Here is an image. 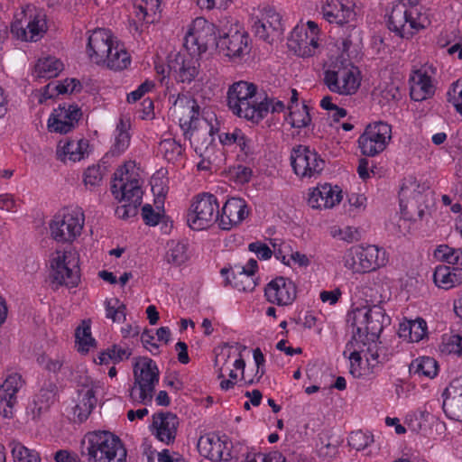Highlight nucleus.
<instances>
[{
  "mask_svg": "<svg viewBox=\"0 0 462 462\" xmlns=\"http://www.w3.org/2000/svg\"><path fill=\"white\" fill-rule=\"evenodd\" d=\"M81 116L78 105L60 104L49 118L48 128L51 132L68 134L76 127Z\"/></svg>",
  "mask_w": 462,
  "mask_h": 462,
  "instance_id": "dca6fc26",
  "label": "nucleus"
},
{
  "mask_svg": "<svg viewBox=\"0 0 462 462\" xmlns=\"http://www.w3.org/2000/svg\"><path fill=\"white\" fill-rule=\"evenodd\" d=\"M81 85L75 79H66L63 81L49 83L44 89L43 96L46 98H52L55 95L72 93L79 91Z\"/></svg>",
  "mask_w": 462,
  "mask_h": 462,
  "instance_id": "a19ab883",
  "label": "nucleus"
},
{
  "mask_svg": "<svg viewBox=\"0 0 462 462\" xmlns=\"http://www.w3.org/2000/svg\"><path fill=\"white\" fill-rule=\"evenodd\" d=\"M245 272V269L240 267H237V270H236L235 268H224L221 270V274L226 275V284L232 285L238 291H252L256 286V282L254 281L253 275L248 274Z\"/></svg>",
  "mask_w": 462,
  "mask_h": 462,
  "instance_id": "7c9ffc66",
  "label": "nucleus"
},
{
  "mask_svg": "<svg viewBox=\"0 0 462 462\" xmlns=\"http://www.w3.org/2000/svg\"><path fill=\"white\" fill-rule=\"evenodd\" d=\"M51 279L59 286L76 287L79 282V259L72 252H57L51 262Z\"/></svg>",
  "mask_w": 462,
  "mask_h": 462,
  "instance_id": "6e6552de",
  "label": "nucleus"
},
{
  "mask_svg": "<svg viewBox=\"0 0 462 462\" xmlns=\"http://www.w3.org/2000/svg\"><path fill=\"white\" fill-rule=\"evenodd\" d=\"M102 179L103 174L99 166L88 167L84 173V182L87 186H90L91 188L99 185Z\"/></svg>",
  "mask_w": 462,
  "mask_h": 462,
  "instance_id": "052dcab7",
  "label": "nucleus"
},
{
  "mask_svg": "<svg viewBox=\"0 0 462 462\" xmlns=\"http://www.w3.org/2000/svg\"><path fill=\"white\" fill-rule=\"evenodd\" d=\"M341 199V190L337 186L333 188L330 184H324L310 193L308 203L313 208H330L339 203Z\"/></svg>",
  "mask_w": 462,
  "mask_h": 462,
  "instance_id": "bb28decb",
  "label": "nucleus"
},
{
  "mask_svg": "<svg viewBox=\"0 0 462 462\" xmlns=\"http://www.w3.org/2000/svg\"><path fill=\"white\" fill-rule=\"evenodd\" d=\"M178 425V417L171 412H159L152 416L155 436L167 445L174 442Z\"/></svg>",
  "mask_w": 462,
  "mask_h": 462,
  "instance_id": "393cba45",
  "label": "nucleus"
},
{
  "mask_svg": "<svg viewBox=\"0 0 462 462\" xmlns=\"http://www.w3.org/2000/svg\"><path fill=\"white\" fill-rule=\"evenodd\" d=\"M184 46L189 52L188 55L192 57L200 56L202 53H204V51H200V41L199 40L195 31L192 30V25L185 36Z\"/></svg>",
  "mask_w": 462,
  "mask_h": 462,
  "instance_id": "6e6d98bb",
  "label": "nucleus"
},
{
  "mask_svg": "<svg viewBox=\"0 0 462 462\" xmlns=\"http://www.w3.org/2000/svg\"><path fill=\"white\" fill-rule=\"evenodd\" d=\"M409 371L419 377L434 378L438 374V363L432 357L422 356L411 362Z\"/></svg>",
  "mask_w": 462,
  "mask_h": 462,
  "instance_id": "e433bc0d",
  "label": "nucleus"
},
{
  "mask_svg": "<svg viewBox=\"0 0 462 462\" xmlns=\"http://www.w3.org/2000/svg\"><path fill=\"white\" fill-rule=\"evenodd\" d=\"M439 348L443 354L462 356V337L459 335L444 337Z\"/></svg>",
  "mask_w": 462,
  "mask_h": 462,
  "instance_id": "864d4df0",
  "label": "nucleus"
},
{
  "mask_svg": "<svg viewBox=\"0 0 462 462\" xmlns=\"http://www.w3.org/2000/svg\"><path fill=\"white\" fill-rule=\"evenodd\" d=\"M116 131L118 134L116 136V142L111 150L113 155H120L123 153L129 146L130 143V136L128 133L124 129V123L122 120L120 121L119 125H117Z\"/></svg>",
  "mask_w": 462,
  "mask_h": 462,
  "instance_id": "5fc2aeb1",
  "label": "nucleus"
},
{
  "mask_svg": "<svg viewBox=\"0 0 462 462\" xmlns=\"http://www.w3.org/2000/svg\"><path fill=\"white\" fill-rule=\"evenodd\" d=\"M58 394V386L56 382L48 379L45 380L41 386V389L36 394L31 411L33 419H39L42 414L49 411L51 406L56 401Z\"/></svg>",
  "mask_w": 462,
  "mask_h": 462,
  "instance_id": "cd10ccee",
  "label": "nucleus"
},
{
  "mask_svg": "<svg viewBox=\"0 0 462 462\" xmlns=\"http://www.w3.org/2000/svg\"><path fill=\"white\" fill-rule=\"evenodd\" d=\"M227 106L237 116L258 123L269 113L272 103L257 92V86L247 81L233 83L227 91Z\"/></svg>",
  "mask_w": 462,
  "mask_h": 462,
  "instance_id": "f257e3e1",
  "label": "nucleus"
},
{
  "mask_svg": "<svg viewBox=\"0 0 462 462\" xmlns=\"http://www.w3.org/2000/svg\"><path fill=\"white\" fill-rule=\"evenodd\" d=\"M248 215V206L243 199L230 198L218 213V226L223 230H230L245 220Z\"/></svg>",
  "mask_w": 462,
  "mask_h": 462,
  "instance_id": "aec40b11",
  "label": "nucleus"
},
{
  "mask_svg": "<svg viewBox=\"0 0 462 462\" xmlns=\"http://www.w3.org/2000/svg\"><path fill=\"white\" fill-rule=\"evenodd\" d=\"M427 334V323L421 319L418 318L414 320H409L402 323L400 326V336L406 337H409L412 342H419Z\"/></svg>",
  "mask_w": 462,
  "mask_h": 462,
  "instance_id": "4c0bfd02",
  "label": "nucleus"
},
{
  "mask_svg": "<svg viewBox=\"0 0 462 462\" xmlns=\"http://www.w3.org/2000/svg\"><path fill=\"white\" fill-rule=\"evenodd\" d=\"M423 25L417 22L403 4L394 5L388 19V28L402 38L411 37Z\"/></svg>",
  "mask_w": 462,
  "mask_h": 462,
  "instance_id": "f3484780",
  "label": "nucleus"
},
{
  "mask_svg": "<svg viewBox=\"0 0 462 462\" xmlns=\"http://www.w3.org/2000/svg\"><path fill=\"white\" fill-rule=\"evenodd\" d=\"M410 96L414 101H423L435 93L431 78L420 70L414 72L410 78Z\"/></svg>",
  "mask_w": 462,
  "mask_h": 462,
  "instance_id": "c756f323",
  "label": "nucleus"
},
{
  "mask_svg": "<svg viewBox=\"0 0 462 462\" xmlns=\"http://www.w3.org/2000/svg\"><path fill=\"white\" fill-rule=\"evenodd\" d=\"M296 292L294 282L282 276L271 281L264 289L267 300L279 306L291 304L296 298Z\"/></svg>",
  "mask_w": 462,
  "mask_h": 462,
  "instance_id": "6ab92c4d",
  "label": "nucleus"
},
{
  "mask_svg": "<svg viewBox=\"0 0 462 462\" xmlns=\"http://www.w3.org/2000/svg\"><path fill=\"white\" fill-rule=\"evenodd\" d=\"M433 280L438 287L445 290L462 284V267L438 266Z\"/></svg>",
  "mask_w": 462,
  "mask_h": 462,
  "instance_id": "2f4dec72",
  "label": "nucleus"
},
{
  "mask_svg": "<svg viewBox=\"0 0 462 462\" xmlns=\"http://www.w3.org/2000/svg\"><path fill=\"white\" fill-rule=\"evenodd\" d=\"M347 442L352 448H355L356 451H362L374 442V436L370 432L356 430L350 433Z\"/></svg>",
  "mask_w": 462,
  "mask_h": 462,
  "instance_id": "09e8293b",
  "label": "nucleus"
},
{
  "mask_svg": "<svg viewBox=\"0 0 462 462\" xmlns=\"http://www.w3.org/2000/svg\"><path fill=\"white\" fill-rule=\"evenodd\" d=\"M290 115H289V123L291 125L292 127L295 128H302L307 125L311 121L309 107L306 105H303L301 107V110L295 111L293 110V106H290Z\"/></svg>",
  "mask_w": 462,
  "mask_h": 462,
  "instance_id": "3c124183",
  "label": "nucleus"
},
{
  "mask_svg": "<svg viewBox=\"0 0 462 462\" xmlns=\"http://www.w3.org/2000/svg\"><path fill=\"white\" fill-rule=\"evenodd\" d=\"M88 146V143L84 140L78 142L68 141L67 139L60 140L58 144L57 153L60 157L61 155L64 156L61 160H65L68 157L72 162H78L84 157Z\"/></svg>",
  "mask_w": 462,
  "mask_h": 462,
  "instance_id": "c9c22d12",
  "label": "nucleus"
},
{
  "mask_svg": "<svg viewBox=\"0 0 462 462\" xmlns=\"http://www.w3.org/2000/svg\"><path fill=\"white\" fill-rule=\"evenodd\" d=\"M158 462H185V459L179 453H171L169 449H163L158 454Z\"/></svg>",
  "mask_w": 462,
  "mask_h": 462,
  "instance_id": "774afa93",
  "label": "nucleus"
},
{
  "mask_svg": "<svg viewBox=\"0 0 462 462\" xmlns=\"http://www.w3.org/2000/svg\"><path fill=\"white\" fill-rule=\"evenodd\" d=\"M79 401L73 408V414L79 422L85 421L97 404V397L93 388L82 389L79 393Z\"/></svg>",
  "mask_w": 462,
  "mask_h": 462,
  "instance_id": "72a5a7b5",
  "label": "nucleus"
},
{
  "mask_svg": "<svg viewBox=\"0 0 462 462\" xmlns=\"http://www.w3.org/2000/svg\"><path fill=\"white\" fill-rule=\"evenodd\" d=\"M386 319L384 310L378 305L356 308L347 315V322L353 328L352 337L373 346L379 338Z\"/></svg>",
  "mask_w": 462,
  "mask_h": 462,
  "instance_id": "20e7f679",
  "label": "nucleus"
},
{
  "mask_svg": "<svg viewBox=\"0 0 462 462\" xmlns=\"http://www.w3.org/2000/svg\"><path fill=\"white\" fill-rule=\"evenodd\" d=\"M142 217L148 226H156L160 222L161 214L155 212L150 204H145L142 208Z\"/></svg>",
  "mask_w": 462,
  "mask_h": 462,
  "instance_id": "e2e57ef3",
  "label": "nucleus"
},
{
  "mask_svg": "<svg viewBox=\"0 0 462 462\" xmlns=\"http://www.w3.org/2000/svg\"><path fill=\"white\" fill-rule=\"evenodd\" d=\"M11 24V32L25 42H37L47 31L46 14L42 10L28 5Z\"/></svg>",
  "mask_w": 462,
  "mask_h": 462,
  "instance_id": "423d86ee",
  "label": "nucleus"
},
{
  "mask_svg": "<svg viewBox=\"0 0 462 462\" xmlns=\"http://www.w3.org/2000/svg\"><path fill=\"white\" fill-rule=\"evenodd\" d=\"M284 461L282 457V453L273 451L268 455L264 454H247L245 462H282Z\"/></svg>",
  "mask_w": 462,
  "mask_h": 462,
  "instance_id": "bf43d9fd",
  "label": "nucleus"
},
{
  "mask_svg": "<svg viewBox=\"0 0 462 462\" xmlns=\"http://www.w3.org/2000/svg\"><path fill=\"white\" fill-rule=\"evenodd\" d=\"M109 52L110 53L107 54V58H106L105 62L107 68L114 70H123L130 64V55L118 43H114L113 48Z\"/></svg>",
  "mask_w": 462,
  "mask_h": 462,
  "instance_id": "ea45409f",
  "label": "nucleus"
},
{
  "mask_svg": "<svg viewBox=\"0 0 462 462\" xmlns=\"http://www.w3.org/2000/svg\"><path fill=\"white\" fill-rule=\"evenodd\" d=\"M322 14L323 17L330 23H336L337 24H343L346 22L343 10L334 12V10L330 9L329 5L323 8Z\"/></svg>",
  "mask_w": 462,
  "mask_h": 462,
  "instance_id": "69168bd1",
  "label": "nucleus"
},
{
  "mask_svg": "<svg viewBox=\"0 0 462 462\" xmlns=\"http://www.w3.org/2000/svg\"><path fill=\"white\" fill-rule=\"evenodd\" d=\"M158 152L169 162H175L182 155L183 149L174 139L164 138L159 143Z\"/></svg>",
  "mask_w": 462,
  "mask_h": 462,
  "instance_id": "49530a36",
  "label": "nucleus"
},
{
  "mask_svg": "<svg viewBox=\"0 0 462 462\" xmlns=\"http://www.w3.org/2000/svg\"><path fill=\"white\" fill-rule=\"evenodd\" d=\"M219 204L213 194L198 195L187 214V223L193 230H204L218 222Z\"/></svg>",
  "mask_w": 462,
  "mask_h": 462,
  "instance_id": "0eeeda50",
  "label": "nucleus"
},
{
  "mask_svg": "<svg viewBox=\"0 0 462 462\" xmlns=\"http://www.w3.org/2000/svg\"><path fill=\"white\" fill-rule=\"evenodd\" d=\"M283 30L282 16L273 7L265 6L252 17L253 33L268 43L279 40Z\"/></svg>",
  "mask_w": 462,
  "mask_h": 462,
  "instance_id": "9d476101",
  "label": "nucleus"
},
{
  "mask_svg": "<svg viewBox=\"0 0 462 462\" xmlns=\"http://www.w3.org/2000/svg\"><path fill=\"white\" fill-rule=\"evenodd\" d=\"M324 83L331 92L353 95L360 86L357 69L335 65L324 72Z\"/></svg>",
  "mask_w": 462,
  "mask_h": 462,
  "instance_id": "f8f14e48",
  "label": "nucleus"
},
{
  "mask_svg": "<svg viewBox=\"0 0 462 462\" xmlns=\"http://www.w3.org/2000/svg\"><path fill=\"white\" fill-rule=\"evenodd\" d=\"M448 94L453 99L456 110L462 115V78L452 85Z\"/></svg>",
  "mask_w": 462,
  "mask_h": 462,
  "instance_id": "680f3d73",
  "label": "nucleus"
},
{
  "mask_svg": "<svg viewBox=\"0 0 462 462\" xmlns=\"http://www.w3.org/2000/svg\"><path fill=\"white\" fill-rule=\"evenodd\" d=\"M288 44L300 56H311L313 50L318 46L313 37L309 40L307 32L302 33V30L298 28L291 32Z\"/></svg>",
  "mask_w": 462,
  "mask_h": 462,
  "instance_id": "f704fd0d",
  "label": "nucleus"
},
{
  "mask_svg": "<svg viewBox=\"0 0 462 462\" xmlns=\"http://www.w3.org/2000/svg\"><path fill=\"white\" fill-rule=\"evenodd\" d=\"M153 87L154 84L152 81L146 80L145 82L142 83L137 89L128 94L127 101L131 103L139 100L146 92L150 91Z\"/></svg>",
  "mask_w": 462,
  "mask_h": 462,
  "instance_id": "338daca9",
  "label": "nucleus"
},
{
  "mask_svg": "<svg viewBox=\"0 0 462 462\" xmlns=\"http://www.w3.org/2000/svg\"><path fill=\"white\" fill-rule=\"evenodd\" d=\"M192 30L195 31L200 41V51L206 52L209 47L213 46L217 48L219 23L215 24L203 17H198L192 23Z\"/></svg>",
  "mask_w": 462,
  "mask_h": 462,
  "instance_id": "c85d7f7f",
  "label": "nucleus"
},
{
  "mask_svg": "<svg viewBox=\"0 0 462 462\" xmlns=\"http://www.w3.org/2000/svg\"><path fill=\"white\" fill-rule=\"evenodd\" d=\"M188 260L187 247L182 243H172L166 254V261L174 265H180Z\"/></svg>",
  "mask_w": 462,
  "mask_h": 462,
  "instance_id": "603ef678",
  "label": "nucleus"
},
{
  "mask_svg": "<svg viewBox=\"0 0 462 462\" xmlns=\"http://www.w3.org/2000/svg\"><path fill=\"white\" fill-rule=\"evenodd\" d=\"M365 357L368 362L373 360L377 364H383L389 360V355L383 348L377 346L376 341L374 342V346L370 344L366 345Z\"/></svg>",
  "mask_w": 462,
  "mask_h": 462,
  "instance_id": "13d9d810",
  "label": "nucleus"
},
{
  "mask_svg": "<svg viewBox=\"0 0 462 462\" xmlns=\"http://www.w3.org/2000/svg\"><path fill=\"white\" fill-rule=\"evenodd\" d=\"M111 191L116 199L125 202L116 209L118 217L127 219L137 215L138 208L142 204L143 190L139 180L129 176L126 164L115 171Z\"/></svg>",
  "mask_w": 462,
  "mask_h": 462,
  "instance_id": "7ed1b4c3",
  "label": "nucleus"
},
{
  "mask_svg": "<svg viewBox=\"0 0 462 462\" xmlns=\"http://www.w3.org/2000/svg\"><path fill=\"white\" fill-rule=\"evenodd\" d=\"M228 443L219 438H200L198 443L199 453L211 461H230L232 456Z\"/></svg>",
  "mask_w": 462,
  "mask_h": 462,
  "instance_id": "a878e982",
  "label": "nucleus"
},
{
  "mask_svg": "<svg viewBox=\"0 0 462 462\" xmlns=\"http://www.w3.org/2000/svg\"><path fill=\"white\" fill-rule=\"evenodd\" d=\"M76 344H78V350L82 353H88L89 348L93 346L96 340L91 336L90 321L83 320L75 331Z\"/></svg>",
  "mask_w": 462,
  "mask_h": 462,
  "instance_id": "c03bdc74",
  "label": "nucleus"
},
{
  "mask_svg": "<svg viewBox=\"0 0 462 462\" xmlns=\"http://www.w3.org/2000/svg\"><path fill=\"white\" fill-rule=\"evenodd\" d=\"M125 305L116 298L106 300V316L114 322L125 320Z\"/></svg>",
  "mask_w": 462,
  "mask_h": 462,
  "instance_id": "8fccbe9b",
  "label": "nucleus"
},
{
  "mask_svg": "<svg viewBox=\"0 0 462 462\" xmlns=\"http://www.w3.org/2000/svg\"><path fill=\"white\" fill-rule=\"evenodd\" d=\"M62 69V62L55 57L40 59L35 65L36 76L45 79L57 77Z\"/></svg>",
  "mask_w": 462,
  "mask_h": 462,
  "instance_id": "58836bf2",
  "label": "nucleus"
},
{
  "mask_svg": "<svg viewBox=\"0 0 462 462\" xmlns=\"http://www.w3.org/2000/svg\"><path fill=\"white\" fill-rule=\"evenodd\" d=\"M442 396L445 414L451 420L462 422V377L452 380Z\"/></svg>",
  "mask_w": 462,
  "mask_h": 462,
  "instance_id": "4be33fe9",
  "label": "nucleus"
},
{
  "mask_svg": "<svg viewBox=\"0 0 462 462\" xmlns=\"http://www.w3.org/2000/svg\"><path fill=\"white\" fill-rule=\"evenodd\" d=\"M132 355V352L129 348H123L117 345H113L111 347L103 351L98 356L100 364H106L109 360H112L114 363H119L124 359H128Z\"/></svg>",
  "mask_w": 462,
  "mask_h": 462,
  "instance_id": "de8ad7c7",
  "label": "nucleus"
},
{
  "mask_svg": "<svg viewBox=\"0 0 462 462\" xmlns=\"http://www.w3.org/2000/svg\"><path fill=\"white\" fill-rule=\"evenodd\" d=\"M351 257L346 260V266L355 273H369L386 263L385 251L376 245L352 247L348 252Z\"/></svg>",
  "mask_w": 462,
  "mask_h": 462,
  "instance_id": "ddd939ff",
  "label": "nucleus"
},
{
  "mask_svg": "<svg viewBox=\"0 0 462 462\" xmlns=\"http://www.w3.org/2000/svg\"><path fill=\"white\" fill-rule=\"evenodd\" d=\"M174 106L179 114L180 126L183 134L199 125L200 121L206 120L199 116V106L190 97H179Z\"/></svg>",
  "mask_w": 462,
  "mask_h": 462,
  "instance_id": "5701e85b",
  "label": "nucleus"
},
{
  "mask_svg": "<svg viewBox=\"0 0 462 462\" xmlns=\"http://www.w3.org/2000/svg\"><path fill=\"white\" fill-rule=\"evenodd\" d=\"M12 457L14 462H40L39 453L34 449H29L21 442L13 439L9 443Z\"/></svg>",
  "mask_w": 462,
  "mask_h": 462,
  "instance_id": "79ce46f5",
  "label": "nucleus"
},
{
  "mask_svg": "<svg viewBox=\"0 0 462 462\" xmlns=\"http://www.w3.org/2000/svg\"><path fill=\"white\" fill-rule=\"evenodd\" d=\"M200 63L198 58L176 53L168 60L169 73L179 82L190 83L199 72Z\"/></svg>",
  "mask_w": 462,
  "mask_h": 462,
  "instance_id": "a211bd4d",
  "label": "nucleus"
},
{
  "mask_svg": "<svg viewBox=\"0 0 462 462\" xmlns=\"http://www.w3.org/2000/svg\"><path fill=\"white\" fill-rule=\"evenodd\" d=\"M392 138V127L384 122L370 124L358 138V145L365 156H375L382 152Z\"/></svg>",
  "mask_w": 462,
  "mask_h": 462,
  "instance_id": "4468645a",
  "label": "nucleus"
},
{
  "mask_svg": "<svg viewBox=\"0 0 462 462\" xmlns=\"http://www.w3.org/2000/svg\"><path fill=\"white\" fill-rule=\"evenodd\" d=\"M349 352V360L351 364V374H355L357 367H360L362 363L361 354H366V344L365 341H360L352 337L351 340L346 344L344 354Z\"/></svg>",
  "mask_w": 462,
  "mask_h": 462,
  "instance_id": "a18cd8bd",
  "label": "nucleus"
},
{
  "mask_svg": "<svg viewBox=\"0 0 462 462\" xmlns=\"http://www.w3.org/2000/svg\"><path fill=\"white\" fill-rule=\"evenodd\" d=\"M213 127L208 120L200 121V124L183 134L194 147L196 153L205 157L208 152L209 145L213 142Z\"/></svg>",
  "mask_w": 462,
  "mask_h": 462,
  "instance_id": "b1692460",
  "label": "nucleus"
},
{
  "mask_svg": "<svg viewBox=\"0 0 462 462\" xmlns=\"http://www.w3.org/2000/svg\"><path fill=\"white\" fill-rule=\"evenodd\" d=\"M37 362L44 370L56 374L62 367L64 360L59 356L53 358L47 355H41Z\"/></svg>",
  "mask_w": 462,
  "mask_h": 462,
  "instance_id": "4d7b16f0",
  "label": "nucleus"
},
{
  "mask_svg": "<svg viewBox=\"0 0 462 462\" xmlns=\"http://www.w3.org/2000/svg\"><path fill=\"white\" fill-rule=\"evenodd\" d=\"M248 249L249 251L255 253L261 260L270 259L273 254L269 246L259 241L249 244Z\"/></svg>",
  "mask_w": 462,
  "mask_h": 462,
  "instance_id": "0e129e2a",
  "label": "nucleus"
},
{
  "mask_svg": "<svg viewBox=\"0 0 462 462\" xmlns=\"http://www.w3.org/2000/svg\"><path fill=\"white\" fill-rule=\"evenodd\" d=\"M114 42L109 31L97 29L89 35L87 53L90 60L97 65L105 64L106 58L113 48Z\"/></svg>",
  "mask_w": 462,
  "mask_h": 462,
  "instance_id": "412c9836",
  "label": "nucleus"
},
{
  "mask_svg": "<svg viewBox=\"0 0 462 462\" xmlns=\"http://www.w3.org/2000/svg\"><path fill=\"white\" fill-rule=\"evenodd\" d=\"M248 36L238 29L237 24L228 20H219L218 42L217 49L225 56L235 58L248 52Z\"/></svg>",
  "mask_w": 462,
  "mask_h": 462,
  "instance_id": "1a4fd4ad",
  "label": "nucleus"
},
{
  "mask_svg": "<svg viewBox=\"0 0 462 462\" xmlns=\"http://www.w3.org/2000/svg\"><path fill=\"white\" fill-rule=\"evenodd\" d=\"M23 384V378L18 374L9 375L0 387V403L13 408L16 403V393Z\"/></svg>",
  "mask_w": 462,
  "mask_h": 462,
  "instance_id": "473e14b6",
  "label": "nucleus"
},
{
  "mask_svg": "<svg viewBox=\"0 0 462 462\" xmlns=\"http://www.w3.org/2000/svg\"><path fill=\"white\" fill-rule=\"evenodd\" d=\"M434 256L444 263L452 264L455 267H462V250L448 246V245H439Z\"/></svg>",
  "mask_w": 462,
  "mask_h": 462,
  "instance_id": "37998d69",
  "label": "nucleus"
},
{
  "mask_svg": "<svg viewBox=\"0 0 462 462\" xmlns=\"http://www.w3.org/2000/svg\"><path fill=\"white\" fill-rule=\"evenodd\" d=\"M84 221V214L80 209L57 215L50 224L51 236L57 242L70 243L81 234Z\"/></svg>",
  "mask_w": 462,
  "mask_h": 462,
  "instance_id": "9b49d317",
  "label": "nucleus"
},
{
  "mask_svg": "<svg viewBox=\"0 0 462 462\" xmlns=\"http://www.w3.org/2000/svg\"><path fill=\"white\" fill-rule=\"evenodd\" d=\"M134 383L130 391L134 402L149 404L153 398L155 386L159 382V369L153 360L139 358L134 367Z\"/></svg>",
  "mask_w": 462,
  "mask_h": 462,
  "instance_id": "39448f33",
  "label": "nucleus"
},
{
  "mask_svg": "<svg viewBox=\"0 0 462 462\" xmlns=\"http://www.w3.org/2000/svg\"><path fill=\"white\" fill-rule=\"evenodd\" d=\"M83 462H125L127 452L121 439L109 431L88 433L81 441Z\"/></svg>",
  "mask_w": 462,
  "mask_h": 462,
  "instance_id": "f03ea898",
  "label": "nucleus"
},
{
  "mask_svg": "<svg viewBox=\"0 0 462 462\" xmlns=\"http://www.w3.org/2000/svg\"><path fill=\"white\" fill-rule=\"evenodd\" d=\"M291 164L298 176L311 178L322 171L325 162L314 150L299 145L291 151Z\"/></svg>",
  "mask_w": 462,
  "mask_h": 462,
  "instance_id": "2eb2a0df",
  "label": "nucleus"
}]
</instances>
